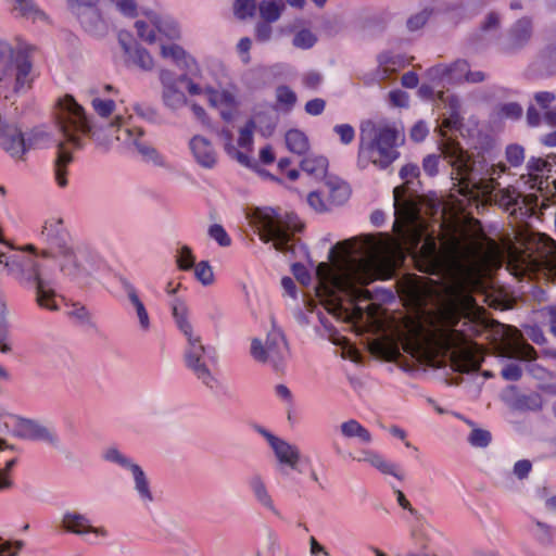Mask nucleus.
<instances>
[{
  "label": "nucleus",
  "instance_id": "f03ea898",
  "mask_svg": "<svg viewBox=\"0 0 556 556\" xmlns=\"http://www.w3.org/2000/svg\"><path fill=\"white\" fill-rule=\"evenodd\" d=\"M329 263L316 268L317 291L331 299L350 298L355 304L372 299L364 286L387 280L394 273V263L372 237L338 242L329 252Z\"/></svg>",
  "mask_w": 556,
  "mask_h": 556
},
{
  "label": "nucleus",
  "instance_id": "680f3d73",
  "mask_svg": "<svg viewBox=\"0 0 556 556\" xmlns=\"http://www.w3.org/2000/svg\"><path fill=\"white\" fill-rule=\"evenodd\" d=\"M412 540L415 546V549L418 553L427 552L429 546V540L424 531L421 530H414L412 532Z\"/></svg>",
  "mask_w": 556,
  "mask_h": 556
},
{
  "label": "nucleus",
  "instance_id": "2eb2a0df",
  "mask_svg": "<svg viewBox=\"0 0 556 556\" xmlns=\"http://www.w3.org/2000/svg\"><path fill=\"white\" fill-rule=\"evenodd\" d=\"M288 353L289 349L285 336L278 329L268 332L265 345L258 339H253L251 343L253 358L262 363L268 362L275 368H279Z\"/></svg>",
  "mask_w": 556,
  "mask_h": 556
},
{
  "label": "nucleus",
  "instance_id": "69168bd1",
  "mask_svg": "<svg viewBox=\"0 0 556 556\" xmlns=\"http://www.w3.org/2000/svg\"><path fill=\"white\" fill-rule=\"evenodd\" d=\"M266 117H262L261 118V122H257V127L256 129H258V131L263 135V136H270L274 130H275V127H276V123L274 122L273 117L264 112H262Z\"/></svg>",
  "mask_w": 556,
  "mask_h": 556
},
{
  "label": "nucleus",
  "instance_id": "ea45409f",
  "mask_svg": "<svg viewBox=\"0 0 556 556\" xmlns=\"http://www.w3.org/2000/svg\"><path fill=\"white\" fill-rule=\"evenodd\" d=\"M220 137L224 140V146L227 154L238 160V162H240L241 164L249 165V156L245 153L237 150L236 147L232 144V132L229 129L224 128L220 131Z\"/></svg>",
  "mask_w": 556,
  "mask_h": 556
},
{
  "label": "nucleus",
  "instance_id": "49530a36",
  "mask_svg": "<svg viewBox=\"0 0 556 556\" xmlns=\"http://www.w3.org/2000/svg\"><path fill=\"white\" fill-rule=\"evenodd\" d=\"M506 160L513 167H518L523 163L525 150L519 144H509L505 151Z\"/></svg>",
  "mask_w": 556,
  "mask_h": 556
},
{
  "label": "nucleus",
  "instance_id": "20e7f679",
  "mask_svg": "<svg viewBox=\"0 0 556 556\" xmlns=\"http://www.w3.org/2000/svg\"><path fill=\"white\" fill-rule=\"evenodd\" d=\"M441 152L453 168L452 175L457 181V191L468 199L477 198L482 187H491L494 190L495 185H498L495 175L500 177L507 169L504 163L489 167L484 161L472 160L468 152L454 141H445L441 146Z\"/></svg>",
  "mask_w": 556,
  "mask_h": 556
},
{
  "label": "nucleus",
  "instance_id": "1a4fd4ad",
  "mask_svg": "<svg viewBox=\"0 0 556 556\" xmlns=\"http://www.w3.org/2000/svg\"><path fill=\"white\" fill-rule=\"evenodd\" d=\"M34 49L29 46L13 48L9 45L0 47V83H13L15 92L28 89L33 83Z\"/></svg>",
  "mask_w": 556,
  "mask_h": 556
},
{
  "label": "nucleus",
  "instance_id": "774afa93",
  "mask_svg": "<svg viewBox=\"0 0 556 556\" xmlns=\"http://www.w3.org/2000/svg\"><path fill=\"white\" fill-rule=\"evenodd\" d=\"M292 273L302 285H308L311 282V274L304 265L300 263L293 264Z\"/></svg>",
  "mask_w": 556,
  "mask_h": 556
},
{
  "label": "nucleus",
  "instance_id": "bf43d9fd",
  "mask_svg": "<svg viewBox=\"0 0 556 556\" xmlns=\"http://www.w3.org/2000/svg\"><path fill=\"white\" fill-rule=\"evenodd\" d=\"M326 108V101L321 98H315L305 103V112L312 116L320 115Z\"/></svg>",
  "mask_w": 556,
  "mask_h": 556
},
{
  "label": "nucleus",
  "instance_id": "4c0bfd02",
  "mask_svg": "<svg viewBox=\"0 0 556 556\" xmlns=\"http://www.w3.org/2000/svg\"><path fill=\"white\" fill-rule=\"evenodd\" d=\"M262 117H266L263 113L257 112L250 118L239 131L238 146L242 149L251 150L253 146V132L257 127V122Z\"/></svg>",
  "mask_w": 556,
  "mask_h": 556
},
{
  "label": "nucleus",
  "instance_id": "9b49d317",
  "mask_svg": "<svg viewBox=\"0 0 556 556\" xmlns=\"http://www.w3.org/2000/svg\"><path fill=\"white\" fill-rule=\"evenodd\" d=\"M511 235L515 243L533 261L546 267H556V242L551 237L535 232L527 225L514 228Z\"/></svg>",
  "mask_w": 556,
  "mask_h": 556
},
{
  "label": "nucleus",
  "instance_id": "72a5a7b5",
  "mask_svg": "<svg viewBox=\"0 0 556 556\" xmlns=\"http://www.w3.org/2000/svg\"><path fill=\"white\" fill-rule=\"evenodd\" d=\"M125 290H126L127 296H128L132 307L136 311L141 329L144 331L149 330V328H150L149 314H148V311H147L143 302L140 300V298L137 293L136 288L130 283H126Z\"/></svg>",
  "mask_w": 556,
  "mask_h": 556
},
{
  "label": "nucleus",
  "instance_id": "4d7b16f0",
  "mask_svg": "<svg viewBox=\"0 0 556 556\" xmlns=\"http://www.w3.org/2000/svg\"><path fill=\"white\" fill-rule=\"evenodd\" d=\"M501 375L507 381H518L522 376V369L518 364L510 363L503 367Z\"/></svg>",
  "mask_w": 556,
  "mask_h": 556
},
{
  "label": "nucleus",
  "instance_id": "6e6d98bb",
  "mask_svg": "<svg viewBox=\"0 0 556 556\" xmlns=\"http://www.w3.org/2000/svg\"><path fill=\"white\" fill-rule=\"evenodd\" d=\"M439 162H440L439 155H435V154L427 155L422 161L424 172L430 177L435 176L439 173Z\"/></svg>",
  "mask_w": 556,
  "mask_h": 556
},
{
  "label": "nucleus",
  "instance_id": "f3484780",
  "mask_svg": "<svg viewBox=\"0 0 556 556\" xmlns=\"http://www.w3.org/2000/svg\"><path fill=\"white\" fill-rule=\"evenodd\" d=\"M70 235L64 228L61 217H50L45 222L41 239L49 245L52 253H58L68 260L73 258V251L68 247Z\"/></svg>",
  "mask_w": 556,
  "mask_h": 556
},
{
  "label": "nucleus",
  "instance_id": "c03bdc74",
  "mask_svg": "<svg viewBox=\"0 0 556 556\" xmlns=\"http://www.w3.org/2000/svg\"><path fill=\"white\" fill-rule=\"evenodd\" d=\"M491 432L481 428H472L468 435V442L473 447H486L491 443Z\"/></svg>",
  "mask_w": 556,
  "mask_h": 556
},
{
  "label": "nucleus",
  "instance_id": "aec40b11",
  "mask_svg": "<svg viewBox=\"0 0 556 556\" xmlns=\"http://www.w3.org/2000/svg\"><path fill=\"white\" fill-rule=\"evenodd\" d=\"M401 293L407 304L417 311L427 307L431 298V291L421 282L417 276L409 277L403 281Z\"/></svg>",
  "mask_w": 556,
  "mask_h": 556
},
{
  "label": "nucleus",
  "instance_id": "473e14b6",
  "mask_svg": "<svg viewBox=\"0 0 556 556\" xmlns=\"http://www.w3.org/2000/svg\"><path fill=\"white\" fill-rule=\"evenodd\" d=\"M260 16L267 23L277 22L286 9L285 0H262L257 4Z\"/></svg>",
  "mask_w": 556,
  "mask_h": 556
},
{
  "label": "nucleus",
  "instance_id": "09e8293b",
  "mask_svg": "<svg viewBox=\"0 0 556 556\" xmlns=\"http://www.w3.org/2000/svg\"><path fill=\"white\" fill-rule=\"evenodd\" d=\"M94 112L101 117L110 116L115 110V102L110 99L94 98L91 101Z\"/></svg>",
  "mask_w": 556,
  "mask_h": 556
},
{
  "label": "nucleus",
  "instance_id": "0eeeda50",
  "mask_svg": "<svg viewBox=\"0 0 556 556\" xmlns=\"http://www.w3.org/2000/svg\"><path fill=\"white\" fill-rule=\"evenodd\" d=\"M8 249L7 252H0V264L4 266L8 274L21 283H34L38 305L49 311H56L55 292L40 279L36 258L24 251L13 249L11 245H8Z\"/></svg>",
  "mask_w": 556,
  "mask_h": 556
},
{
  "label": "nucleus",
  "instance_id": "0e129e2a",
  "mask_svg": "<svg viewBox=\"0 0 556 556\" xmlns=\"http://www.w3.org/2000/svg\"><path fill=\"white\" fill-rule=\"evenodd\" d=\"M254 496L261 505L277 514L274 502L267 489H254Z\"/></svg>",
  "mask_w": 556,
  "mask_h": 556
},
{
  "label": "nucleus",
  "instance_id": "6ab92c4d",
  "mask_svg": "<svg viewBox=\"0 0 556 556\" xmlns=\"http://www.w3.org/2000/svg\"><path fill=\"white\" fill-rule=\"evenodd\" d=\"M503 343V353L509 358L534 361L538 357L535 349L525 341L522 333L516 328H509Z\"/></svg>",
  "mask_w": 556,
  "mask_h": 556
},
{
  "label": "nucleus",
  "instance_id": "5701e85b",
  "mask_svg": "<svg viewBox=\"0 0 556 556\" xmlns=\"http://www.w3.org/2000/svg\"><path fill=\"white\" fill-rule=\"evenodd\" d=\"M532 36V21L530 17L519 18L509 29L503 51L513 53L523 48Z\"/></svg>",
  "mask_w": 556,
  "mask_h": 556
},
{
  "label": "nucleus",
  "instance_id": "dca6fc26",
  "mask_svg": "<svg viewBox=\"0 0 556 556\" xmlns=\"http://www.w3.org/2000/svg\"><path fill=\"white\" fill-rule=\"evenodd\" d=\"M62 528L70 533L80 535L88 544H98V538L106 539L109 531L104 527H93L87 516L77 511H66L62 516Z\"/></svg>",
  "mask_w": 556,
  "mask_h": 556
},
{
  "label": "nucleus",
  "instance_id": "052dcab7",
  "mask_svg": "<svg viewBox=\"0 0 556 556\" xmlns=\"http://www.w3.org/2000/svg\"><path fill=\"white\" fill-rule=\"evenodd\" d=\"M500 113L502 116L516 119L522 115V108L516 102H509L501 106Z\"/></svg>",
  "mask_w": 556,
  "mask_h": 556
},
{
  "label": "nucleus",
  "instance_id": "7c9ffc66",
  "mask_svg": "<svg viewBox=\"0 0 556 556\" xmlns=\"http://www.w3.org/2000/svg\"><path fill=\"white\" fill-rule=\"evenodd\" d=\"M166 71H161L160 79L164 86L163 99L164 103L170 109H179L187 103V98L182 91L175 87V84H169L166 80Z\"/></svg>",
  "mask_w": 556,
  "mask_h": 556
},
{
  "label": "nucleus",
  "instance_id": "603ef678",
  "mask_svg": "<svg viewBox=\"0 0 556 556\" xmlns=\"http://www.w3.org/2000/svg\"><path fill=\"white\" fill-rule=\"evenodd\" d=\"M431 13H432V11H429V10L425 9L420 13H417V14L410 16L407 20V28L410 31H415V30L420 29L426 24V22L428 21L429 16L431 15Z\"/></svg>",
  "mask_w": 556,
  "mask_h": 556
},
{
  "label": "nucleus",
  "instance_id": "a19ab883",
  "mask_svg": "<svg viewBox=\"0 0 556 556\" xmlns=\"http://www.w3.org/2000/svg\"><path fill=\"white\" fill-rule=\"evenodd\" d=\"M276 100L281 109L290 111L295 105L298 98L289 86L281 85L276 89Z\"/></svg>",
  "mask_w": 556,
  "mask_h": 556
},
{
  "label": "nucleus",
  "instance_id": "2f4dec72",
  "mask_svg": "<svg viewBox=\"0 0 556 556\" xmlns=\"http://www.w3.org/2000/svg\"><path fill=\"white\" fill-rule=\"evenodd\" d=\"M469 70V64L465 60H457L451 65H438L432 67L430 71L435 76L441 78H447L448 81H456L462 79Z\"/></svg>",
  "mask_w": 556,
  "mask_h": 556
},
{
  "label": "nucleus",
  "instance_id": "bb28decb",
  "mask_svg": "<svg viewBox=\"0 0 556 556\" xmlns=\"http://www.w3.org/2000/svg\"><path fill=\"white\" fill-rule=\"evenodd\" d=\"M161 55L164 59L172 60L178 67L187 71H191L195 65L194 59L189 55L182 47L176 43L166 45L161 42Z\"/></svg>",
  "mask_w": 556,
  "mask_h": 556
},
{
  "label": "nucleus",
  "instance_id": "393cba45",
  "mask_svg": "<svg viewBox=\"0 0 556 556\" xmlns=\"http://www.w3.org/2000/svg\"><path fill=\"white\" fill-rule=\"evenodd\" d=\"M268 440L279 464L285 465L291 469L296 468L300 460V452L295 445L275 437L269 432H264Z\"/></svg>",
  "mask_w": 556,
  "mask_h": 556
},
{
  "label": "nucleus",
  "instance_id": "ddd939ff",
  "mask_svg": "<svg viewBox=\"0 0 556 556\" xmlns=\"http://www.w3.org/2000/svg\"><path fill=\"white\" fill-rule=\"evenodd\" d=\"M115 3L117 10L125 16H137V2L135 0H109ZM99 0H67L70 10L77 16L81 26L90 33L98 29L102 23L99 10Z\"/></svg>",
  "mask_w": 556,
  "mask_h": 556
},
{
  "label": "nucleus",
  "instance_id": "412c9836",
  "mask_svg": "<svg viewBox=\"0 0 556 556\" xmlns=\"http://www.w3.org/2000/svg\"><path fill=\"white\" fill-rule=\"evenodd\" d=\"M122 117H116L114 123L112 124V126L117 127V139H124L125 141H128L129 143L134 144L137 151L146 160L153 161L154 163H156L160 159V155L154 148H152L151 146L141 140V137L143 135L142 130L140 128L122 127Z\"/></svg>",
  "mask_w": 556,
  "mask_h": 556
},
{
  "label": "nucleus",
  "instance_id": "4be33fe9",
  "mask_svg": "<svg viewBox=\"0 0 556 556\" xmlns=\"http://www.w3.org/2000/svg\"><path fill=\"white\" fill-rule=\"evenodd\" d=\"M207 100L211 106L217 109L224 121L230 122L238 109V101L236 94L228 89H205Z\"/></svg>",
  "mask_w": 556,
  "mask_h": 556
},
{
  "label": "nucleus",
  "instance_id": "cd10ccee",
  "mask_svg": "<svg viewBox=\"0 0 556 556\" xmlns=\"http://www.w3.org/2000/svg\"><path fill=\"white\" fill-rule=\"evenodd\" d=\"M118 39L129 61L144 71L152 70L154 65L153 58L144 48L138 47L137 45L132 47L131 45L127 43L123 37V34H119Z\"/></svg>",
  "mask_w": 556,
  "mask_h": 556
},
{
  "label": "nucleus",
  "instance_id": "39448f33",
  "mask_svg": "<svg viewBox=\"0 0 556 556\" xmlns=\"http://www.w3.org/2000/svg\"><path fill=\"white\" fill-rule=\"evenodd\" d=\"M403 141L404 136L395 125L364 122L361 125L357 166L365 169L372 164L379 169H387L400 156L397 148Z\"/></svg>",
  "mask_w": 556,
  "mask_h": 556
},
{
  "label": "nucleus",
  "instance_id": "79ce46f5",
  "mask_svg": "<svg viewBox=\"0 0 556 556\" xmlns=\"http://www.w3.org/2000/svg\"><path fill=\"white\" fill-rule=\"evenodd\" d=\"M516 406L521 410L536 412L542 408V397L539 393L520 395L516 401Z\"/></svg>",
  "mask_w": 556,
  "mask_h": 556
},
{
  "label": "nucleus",
  "instance_id": "3c124183",
  "mask_svg": "<svg viewBox=\"0 0 556 556\" xmlns=\"http://www.w3.org/2000/svg\"><path fill=\"white\" fill-rule=\"evenodd\" d=\"M333 131L339 136L342 144H350L355 138V130L350 124H338L333 127Z\"/></svg>",
  "mask_w": 556,
  "mask_h": 556
},
{
  "label": "nucleus",
  "instance_id": "5fc2aeb1",
  "mask_svg": "<svg viewBox=\"0 0 556 556\" xmlns=\"http://www.w3.org/2000/svg\"><path fill=\"white\" fill-rule=\"evenodd\" d=\"M429 134V128L426 122L418 121L410 128L409 137L414 142H422Z\"/></svg>",
  "mask_w": 556,
  "mask_h": 556
},
{
  "label": "nucleus",
  "instance_id": "7ed1b4c3",
  "mask_svg": "<svg viewBox=\"0 0 556 556\" xmlns=\"http://www.w3.org/2000/svg\"><path fill=\"white\" fill-rule=\"evenodd\" d=\"M480 307L475 298L462 286L446 289V296L439 307L443 324L441 342L450 353L451 365L455 371L473 372L479 370L483 356L480 346L471 337L479 332L475 319Z\"/></svg>",
  "mask_w": 556,
  "mask_h": 556
},
{
  "label": "nucleus",
  "instance_id": "a18cd8bd",
  "mask_svg": "<svg viewBox=\"0 0 556 556\" xmlns=\"http://www.w3.org/2000/svg\"><path fill=\"white\" fill-rule=\"evenodd\" d=\"M293 46L300 49H311L317 42V37L309 29H301L293 37Z\"/></svg>",
  "mask_w": 556,
  "mask_h": 556
},
{
  "label": "nucleus",
  "instance_id": "c85d7f7f",
  "mask_svg": "<svg viewBox=\"0 0 556 556\" xmlns=\"http://www.w3.org/2000/svg\"><path fill=\"white\" fill-rule=\"evenodd\" d=\"M357 460L367 462L382 473L392 475L400 481L403 480V476L400 473L397 466L387 462L380 454L376 453L375 451H362V456L357 457Z\"/></svg>",
  "mask_w": 556,
  "mask_h": 556
},
{
  "label": "nucleus",
  "instance_id": "e2e57ef3",
  "mask_svg": "<svg viewBox=\"0 0 556 556\" xmlns=\"http://www.w3.org/2000/svg\"><path fill=\"white\" fill-rule=\"evenodd\" d=\"M271 23H267L265 21L258 22L255 25V37L257 41H268L273 34V28L270 26Z\"/></svg>",
  "mask_w": 556,
  "mask_h": 556
},
{
  "label": "nucleus",
  "instance_id": "de8ad7c7",
  "mask_svg": "<svg viewBox=\"0 0 556 556\" xmlns=\"http://www.w3.org/2000/svg\"><path fill=\"white\" fill-rule=\"evenodd\" d=\"M208 236L215 240L220 247H229L231 244V238L219 224H213L208 228Z\"/></svg>",
  "mask_w": 556,
  "mask_h": 556
},
{
  "label": "nucleus",
  "instance_id": "864d4df0",
  "mask_svg": "<svg viewBox=\"0 0 556 556\" xmlns=\"http://www.w3.org/2000/svg\"><path fill=\"white\" fill-rule=\"evenodd\" d=\"M23 546V541L9 542L0 539V556H17Z\"/></svg>",
  "mask_w": 556,
  "mask_h": 556
},
{
  "label": "nucleus",
  "instance_id": "a211bd4d",
  "mask_svg": "<svg viewBox=\"0 0 556 556\" xmlns=\"http://www.w3.org/2000/svg\"><path fill=\"white\" fill-rule=\"evenodd\" d=\"M13 434L25 440L43 441L52 446H56L59 443L58 435L52 430L27 418L16 420Z\"/></svg>",
  "mask_w": 556,
  "mask_h": 556
},
{
  "label": "nucleus",
  "instance_id": "e433bc0d",
  "mask_svg": "<svg viewBox=\"0 0 556 556\" xmlns=\"http://www.w3.org/2000/svg\"><path fill=\"white\" fill-rule=\"evenodd\" d=\"M341 434L346 439L357 438L362 443H370V432L355 419H349L340 426Z\"/></svg>",
  "mask_w": 556,
  "mask_h": 556
},
{
  "label": "nucleus",
  "instance_id": "f257e3e1",
  "mask_svg": "<svg viewBox=\"0 0 556 556\" xmlns=\"http://www.w3.org/2000/svg\"><path fill=\"white\" fill-rule=\"evenodd\" d=\"M419 174L418 165H404L400 170L404 184L393 190V231L400 243L408 253L418 252V257L432 267L440 266L444 260L459 262L476 257L481 250L480 243L457 225L446 226L445 223H440V248L437 237L427 233L426 224L420 219L418 203L408 194L409 185L414 184Z\"/></svg>",
  "mask_w": 556,
  "mask_h": 556
},
{
  "label": "nucleus",
  "instance_id": "9d476101",
  "mask_svg": "<svg viewBox=\"0 0 556 556\" xmlns=\"http://www.w3.org/2000/svg\"><path fill=\"white\" fill-rule=\"evenodd\" d=\"M482 187L483 193H493L494 202L502 207L510 218L511 231L518 226L526 225L527 218L535 214L538 198L533 194L523 195L515 187L497 189Z\"/></svg>",
  "mask_w": 556,
  "mask_h": 556
},
{
  "label": "nucleus",
  "instance_id": "a878e982",
  "mask_svg": "<svg viewBox=\"0 0 556 556\" xmlns=\"http://www.w3.org/2000/svg\"><path fill=\"white\" fill-rule=\"evenodd\" d=\"M189 148L197 163L204 168H213L216 164V153L210 140L202 136H194L189 142Z\"/></svg>",
  "mask_w": 556,
  "mask_h": 556
},
{
  "label": "nucleus",
  "instance_id": "c756f323",
  "mask_svg": "<svg viewBox=\"0 0 556 556\" xmlns=\"http://www.w3.org/2000/svg\"><path fill=\"white\" fill-rule=\"evenodd\" d=\"M72 153L66 149L65 144L61 142L58 146V155L54 162V176L59 187L64 188L67 186V166L72 163Z\"/></svg>",
  "mask_w": 556,
  "mask_h": 556
},
{
  "label": "nucleus",
  "instance_id": "c9c22d12",
  "mask_svg": "<svg viewBox=\"0 0 556 556\" xmlns=\"http://www.w3.org/2000/svg\"><path fill=\"white\" fill-rule=\"evenodd\" d=\"M303 172L314 177H323L328 169V160L323 155L309 154L301 161Z\"/></svg>",
  "mask_w": 556,
  "mask_h": 556
},
{
  "label": "nucleus",
  "instance_id": "6e6552de",
  "mask_svg": "<svg viewBox=\"0 0 556 556\" xmlns=\"http://www.w3.org/2000/svg\"><path fill=\"white\" fill-rule=\"evenodd\" d=\"M260 239L273 242L277 251L288 252L296 232L303 229V224L294 213L281 214L276 210L261 212L257 215Z\"/></svg>",
  "mask_w": 556,
  "mask_h": 556
},
{
  "label": "nucleus",
  "instance_id": "f704fd0d",
  "mask_svg": "<svg viewBox=\"0 0 556 556\" xmlns=\"http://www.w3.org/2000/svg\"><path fill=\"white\" fill-rule=\"evenodd\" d=\"M285 141L288 150L292 153L302 155L309 150L307 136L300 129H290L286 132Z\"/></svg>",
  "mask_w": 556,
  "mask_h": 556
},
{
  "label": "nucleus",
  "instance_id": "338daca9",
  "mask_svg": "<svg viewBox=\"0 0 556 556\" xmlns=\"http://www.w3.org/2000/svg\"><path fill=\"white\" fill-rule=\"evenodd\" d=\"M531 469H532L531 462L528 460V459H521V460H518L514 465V475L518 479H523V478L528 477V475L530 473Z\"/></svg>",
  "mask_w": 556,
  "mask_h": 556
},
{
  "label": "nucleus",
  "instance_id": "f8f14e48",
  "mask_svg": "<svg viewBox=\"0 0 556 556\" xmlns=\"http://www.w3.org/2000/svg\"><path fill=\"white\" fill-rule=\"evenodd\" d=\"M58 106L56 121L60 130L68 142L79 146L78 135H86L91 130V123L84 108L70 94L60 99Z\"/></svg>",
  "mask_w": 556,
  "mask_h": 556
},
{
  "label": "nucleus",
  "instance_id": "4468645a",
  "mask_svg": "<svg viewBox=\"0 0 556 556\" xmlns=\"http://www.w3.org/2000/svg\"><path fill=\"white\" fill-rule=\"evenodd\" d=\"M148 21L139 20L135 23L138 36L149 43L162 41V37L175 40L180 37L177 23L166 16L163 17L154 12L147 13Z\"/></svg>",
  "mask_w": 556,
  "mask_h": 556
},
{
  "label": "nucleus",
  "instance_id": "37998d69",
  "mask_svg": "<svg viewBox=\"0 0 556 556\" xmlns=\"http://www.w3.org/2000/svg\"><path fill=\"white\" fill-rule=\"evenodd\" d=\"M255 0H236L233 3V14L239 20L253 17L256 11Z\"/></svg>",
  "mask_w": 556,
  "mask_h": 556
},
{
  "label": "nucleus",
  "instance_id": "13d9d810",
  "mask_svg": "<svg viewBox=\"0 0 556 556\" xmlns=\"http://www.w3.org/2000/svg\"><path fill=\"white\" fill-rule=\"evenodd\" d=\"M178 267L180 269H190L194 264V257L188 247H182L177 258Z\"/></svg>",
  "mask_w": 556,
  "mask_h": 556
},
{
  "label": "nucleus",
  "instance_id": "8fccbe9b",
  "mask_svg": "<svg viewBox=\"0 0 556 556\" xmlns=\"http://www.w3.org/2000/svg\"><path fill=\"white\" fill-rule=\"evenodd\" d=\"M194 274L197 279L201 281L204 286L211 285L214 280L212 267L206 261H202L195 265Z\"/></svg>",
  "mask_w": 556,
  "mask_h": 556
},
{
  "label": "nucleus",
  "instance_id": "b1692460",
  "mask_svg": "<svg viewBox=\"0 0 556 556\" xmlns=\"http://www.w3.org/2000/svg\"><path fill=\"white\" fill-rule=\"evenodd\" d=\"M102 457L104 460L109 463L115 464L121 468L130 470V472L134 476L136 486H148V481L141 467L132 463L131 459L128 458L125 454H123L118 448L114 446L108 447L103 452Z\"/></svg>",
  "mask_w": 556,
  "mask_h": 556
},
{
  "label": "nucleus",
  "instance_id": "423d86ee",
  "mask_svg": "<svg viewBox=\"0 0 556 556\" xmlns=\"http://www.w3.org/2000/svg\"><path fill=\"white\" fill-rule=\"evenodd\" d=\"M172 312L178 328L188 340V348L185 352L187 367L202 383L213 389L217 381L210 370V365L217 362L215 349L203 345L200 337L193 334L192 326L187 319V308L182 302L175 301L172 304Z\"/></svg>",
  "mask_w": 556,
  "mask_h": 556
},
{
  "label": "nucleus",
  "instance_id": "58836bf2",
  "mask_svg": "<svg viewBox=\"0 0 556 556\" xmlns=\"http://www.w3.org/2000/svg\"><path fill=\"white\" fill-rule=\"evenodd\" d=\"M535 541L543 546H552L554 544L555 529L539 520L534 521V527L530 529Z\"/></svg>",
  "mask_w": 556,
  "mask_h": 556
}]
</instances>
